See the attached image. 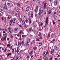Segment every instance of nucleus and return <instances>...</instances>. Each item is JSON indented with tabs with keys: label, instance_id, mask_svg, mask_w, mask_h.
<instances>
[{
	"label": "nucleus",
	"instance_id": "1",
	"mask_svg": "<svg viewBox=\"0 0 60 60\" xmlns=\"http://www.w3.org/2000/svg\"><path fill=\"white\" fill-rule=\"evenodd\" d=\"M49 5H48V4L47 3H45L44 4V6L43 7L44 9H46V8H47V9L48 10L49 8Z\"/></svg>",
	"mask_w": 60,
	"mask_h": 60
},
{
	"label": "nucleus",
	"instance_id": "2",
	"mask_svg": "<svg viewBox=\"0 0 60 60\" xmlns=\"http://www.w3.org/2000/svg\"><path fill=\"white\" fill-rule=\"evenodd\" d=\"M30 10V6H27L26 7V12H28Z\"/></svg>",
	"mask_w": 60,
	"mask_h": 60
},
{
	"label": "nucleus",
	"instance_id": "3",
	"mask_svg": "<svg viewBox=\"0 0 60 60\" xmlns=\"http://www.w3.org/2000/svg\"><path fill=\"white\" fill-rule=\"evenodd\" d=\"M54 50L53 49H52L50 51V54L51 55H54Z\"/></svg>",
	"mask_w": 60,
	"mask_h": 60
},
{
	"label": "nucleus",
	"instance_id": "4",
	"mask_svg": "<svg viewBox=\"0 0 60 60\" xmlns=\"http://www.w3.org/2000/svg\"><path fill=\"white\" fill-rule=\"evenodd\" d=\"M59 2L58 1L55 0L54 1V5H57L58 4Z\"/></svg>",
	"mask_w": 60,
	"mask_h": 60
},
{
	"label": "nucleus",
	"instance_id": "5",
	"mask_svg": "<svg viewBox=\"0 0 60 60\" xmlns=\"http://www.w3.org/2000/svg\"><path fill=\"white\" fill-rule=\"evenodd\" d=\"M54 48L56 50L58 51L59 50V48L57 47V46L55 45L54 47Z\"/></svg>",
	"mask_w": 60,
	"mask_h": 60
},
{
	"label": "nucleus",
	"instance_id": "6",
	"mask_svg": "<svg viewBox=\"0 0 60 60\" xmlns=\"http://www.w3.org/2000/svg\"><path fill=\"white\" fill-rule=\"evenodd\" d=\"M6 37H7V36H6L3 38H2V40H3L4 41H5L6 40Z\"/></svg>",
	"mask_w": 60,
	"mask_h": 60
},
{
	"label": "nucleus",
	"instance_id": "7",
	"mask_svg": "<svg viewBox=\"0 0 60 60\" xmlns=\"http://www.w3.org/2000/svg\"><path fill=\"white\" fill-rule=\"evenodd\" d=\"M48 18L47 17V18H46V20L45 21V22L46 23V24H48Z\"/></svg>",
	"mask_w": 60,
	"mask_h": 60
},
{
	"label": "nucleus",
	"instance_id": "8",
	"mask_svg": "<svg viewBox=\"0 0 60 60\" xmlns=\"http://www.w3.org/2000/svg\"><path fill=\"white\" fill-rule=\"evenodd\" d=\"M30 42V41H26V46H28L29 45V43Z\"/></svg>",
	"mask_w": 60,
	"mask_h": 60
},
{
	"label": "nucleus",
	"instance_id": "9",
	"mask_svg": "<svg viewBox=\"0 0 60 60\" xmlns=\"http://www.w3.org/2000/svg\"><path fill=\"white\" fill-rule=\"evenodd\" d=\"M30 32H31L32 31V27H30L29 28V30Z\"/></svg>",
	"mask_w": 60,
	"mask_h": 60
},
{
	"label": "nucleus",
	"instance_id": "10",
	"mask_svg": "<svg viewBox=\"0 0 60 60\" xmlns=\"http://www.w3.org/2000/svg\"><path fill=\"white\" fill-rule=\"evenodd\" d=\"M33 53H34L33 51H30V52H29V55H32V54H33Z\"/></svg>",
	"mask_w": 60,
	"mask_h": 60
},
{
	"label": "nucleus",
	"instance_id": "11",
	"mask_svg": "<svg viewBox=\"0 0 60 60\" xmlns=\"http://www.w3.org/2000/svg\"><path fill=\"white\" fill-rule=\"evenodd\" d=\"M35 41L33 40L31 43L30 44L31 45H32L33 44H34V43H35Z\"/></svg>",
	"mask_w": 60,
	"mask_h": 60
},
{
	"label": "nucleus",
	"instance_id": "12",
	"mask_svg": "<svg viewBox=\"0 0 60 60\" xmlns=\"http://www.w3.org/2000/svg\"><path fill=\"white\" fill-rule=\"evenodd\" d=\"M25 24H26V23H25V21H24V20H23L22 22V26Z\"/></svg>",
	"mask_w": 60,
	"mask_h": 60
},
{
	"label": "nucleus",
	"instance_id": "13",
	"mask_svg": "<svg viewBox=\"0 0 60 60\" xmlns=\"http://www.w3.org/2000/svg\"><path fill=\"white\" fill-rule=\"evenodd\" d=\"M24 27V28H27V25H26V24H24V25H22Z\"/></svg>",
	"mask_w": 60,
	"mask_h": 60
},
{
	"label": "nucleus",
	"instance_id": "14",
	"mask_svg": "<svg viewBox=\"0 0 60 60\" xmlns=\"http://www.w3.org/2000/svg\"><path fill=\"white\" fill-rule=\"evenodd\" d=\"M33 49H34L35 50H36L37 49V48L36 46H34L33 48Z\"/></svg>",
	"mask_w": 60,
	"mask_h": 60
},
{
	"label": "nucleus",
	"instance_id": "15",
	"mask_svg": "<svg viewBox=\"0 0 60 60\" xmlns=\"http://www.w3.org/2000/svg\"><path fill=\"white\" fill-rule=\"evenodd\" d=\"M55 38H54L52 40V41H51V42L52 43H54V42H55Z\"/></svg>",
	"mask_w": 60,
	"mask_h": 60
},
{
	"label": "nucleus",
	"instance_id": "16",
	"mask_svg": "<svg viewBox=\"0 0 60 60\" xmlns=\"http://www.w3.org/2000/svg\"><path fill=\"white\" fill-rule=\"evenodd\" d=\"M30 39H31V38L30 37H28L27 38V41H30Z\"/></svg>",
	"mask_w": 60,
	"mask_h": 60
},
{
	"label": "nucleus",
	"instance_id": "17",
	"mask_svg": "<svg viewBox=\"0 0 60 60\" xmlns=\"http://www.w3.org/2000/svg\"><path fill=\"white\" fill-rule=\"evenodd\" d=\"M9 30L10 31V34H12V32H11V28H9Z\"/></svg>",
	"mask_w": 60,
	"mask_h": 60
},
{
	"label": "nucleus",
	"instance_id": "18",
	"mask_svg": "<svg viewBox=\"0 0 60 60\" xmlns=\"http://www.w3.org/2000/svg\"><path fill=\"white\" fill-rule=\"evenodd\" d=\"M51 13V10H49L48 12V14H50Z\"/></svg>",
	"mask_w": 60,
	"mask_h": 60
},
{
	"label": "nucleus",
	"instance_id": "19",
	"mask_svg": "<svg viewBox=\"0 0 60 60\" xmlns=\"http://www.w3.org/2000/svg\"><path fill=\"white\" fill-rule=\"evenodd\" d=\"M40 9L41 10H42V11H43V8L42 6H41L40 7Z\"/></svg>",
	"mask_w": 60,
	"mask_h": 60
},
{
	"label": "nucleus",
	"instance_id": "20",
	"mask_svg": "<svg viewBox=\"0 0 60 60\" xmlns=\"http://www.w3.org/2000/svg\"><path fill=\"white\" fill-rule=\"evenodd\" d=\"M53 13H54V15H56V16L57 15V13H56V12L55 11H54L53 12Z\"/></svg>",
	"mask_w": 60,
	"mask_h": 60
},
{
	"label": "nucleus",
	"instance_id": "21",
	"mask_svg": "<svg viewBox=\"0 0 60 60\" xmlns=\"http://www.w3.org/2000/svg\"><path fill=\"white\" fill-rule=\"evenodd\" d=\"M34 11L35 12L37 13V12L38 11V9H35L34 10Z\"/></svg>",
	"mask_w": 60,
	"mask_h": 60
},
{
	"label": "nucleus",
	"instance_id": "22",
	"mask_svg": "<svg viewBox=\"0 0 60 60\" xmlns=\"http://www.w3.org/2000/svg\"><path fill=\"white\" fill-rule=\"evenodd\" d=\"M4 9L5 10H7V7L6 5H5L4 7Z\"/></svg>",
	"mask_w": 60,
	"mask_h": 60
},
{
	"label": "nucleus",
	"instance_id": "23",
	"mask_svg": "<svg viewBox=\"0 0 60 60\" xmlns=\"http://www.w3.org/2000/svg\"><path fill=\"white\" fill-rule=\"evenodd\" d=\"M42 43L41 42H40L39 44V46H41V45H42Z\"/></svg>",
	"mask_w": 60,
	"mask_h": 60
},
{
	"label": "nucleus",
	"instance_id": "24",
	"mask_svg": "<svg viewBox=\"0 0 60 60\" xmlns=\"http://www.w3.org/2000/svg\"><path fill=\"white\" fill-rule=\"evenodd\" d=\"M48 37H50V33H49L48 35Z\"/></svg>",
	"mask_w": 60,
	"mask_h": 60
},
{
	"label": "nucleus",
	"instance_id": "25",
	"mask_svg": "<svg viewBox=\"0 0 60 60\" xmlns=\"http://www.w3.org/2000/svg\"><path fill=\"white\" fill-rule=\"evenodd\" d=\"M16 59H15V60H17L19 58V57H18L17 56H16Z\"/></svg>",
	"mask_w": 60,
	"mask_h": 60
},
{
	"label": "nucleus",
	"instance_id": "26",
	"mask_svg": "<svg viewBox=\"0 0 60 60\" xmlns=\"http://www.w3.org/2000/svg\"><path fill=\"white\" fill-rule=\"evenodd\" d=\"M29 20V23L30 24L31 23V19L30 18L29 19H28Z\"/></svg>",
	"mask_w": 60,
	"mask_h": 60
},
{
	"label": "nucleus",
	"instance_id": "27",
	"mask_svg": "<svg viewBox=\"0 0 60 60\" xmlns=\"http://www.w3.org/2000/svg\"><path fill=\"white\" fill-rule=\"evenodd\" d=\"M52 23L53 24V25L54 26H55V21L52 19Z\"/></svg>",
	"mask_w": 60,
	"mask_h": 60
},
{
	"label": "nucleus",
	"instance_id": "28",
	"mask_svg": "<svg viewBox=\"0 0 60 60\" xmlns=\"http://www.w3.org/2000/svg\"><path fill=\"white\" fill-rule=\"evenodd\" d=\"M39 12H40L41 13H42V10L40 9Z\"/></svg>",
	"mask_w": 60,
	"mask_h": 60
},
{
	"label": "nucleus",
	"instance_id": "29",
	"mask_svg": "<svg viewBox=\"0 0 60 60\" xmlns=\"http://www.w3.org/2000/svg\"><path fill=\"white\" fill-rule=\"evenodd\" d=\"M25 22L27 23H28V20H27V19H26L25 20Z\"/></svg>",
	"mask_w": 60,
	"mask_h": 60
},
{
	"label": "nucleus",
	"instance_id": "30",
	"mask_svg": "<svg viewBox=\"0 0 60 60\" xmlns=\"http://www.w3.org/2000/svg\"><path fill=\"white\" fill-rule=\"evenodd\" d=\"M16 12H17V13H18L19 12V11L18 9H16Z\"/></svg>",
	"mask_w": 60,
	"mask_h": 60
},
{
	"label": "nucleus",
	"instance_id": "31",
	"mask_svg": "<svg viewBox=\"0 0 60 60\" xmlns=\"http://www.w3.org/2000/svg\"><path fill=\"white\" fill-rule=\"evenodd\" d=\"M27 29H26V31H27V32H29V30H28V27H27Z\"/></svg>",
	"mask_w": 60,
	"mask_h": 60
},
{
	"label": "nucleus",
	"instance_id": "32",
	"mask_svg": "<svg viewBox=\"0 0 60 60\" xmlns=\"http://www.w3.org/2000/svg\"><path fill=\"white\" fill-rule=\"evenodd\" d=\"M34 15H33V13H32L31 14V18H33V16Z\"/></svg>",
	"mask_w": 60,
	"mask_h": 60
},
{
	"label": "nucleus",
	"instance_id": "33",
	"mask_svg": "<svg viewBox=\"0 0 60 60\" xmlns=\"http://www.w3.org/2000/svg\"><path fill=\"white\" fill-rule=\"evenodd\" d=\"M35 15L36 18V17H38V15L36 14L35 13Z\"/></svg>",
	"mask_w": 60,
	"mask_h": 60
},
{
	"label": "nucleus",
	"instance_id": "34",
	"mask_svg": "<svg viewBox=\"0 0 60 60\" xmlns=\"http://www.w3.org/2000/svg\"><path fill=\"white\" fill-rule=\"evenodd\" d=\"M7 4L8 6H10L11 5V4L9 3L8 2Z\"/></svg>",
	"mask_w": 60,
	"mask_h": 60
},
{
	"label": "nucleus",
	"instance_id": "35",
	"mask_svg": "<svg viewBox=\"0 0 60 60\" xmlns=\"http://www.w3.org/2000/svg\"><path fill=\"white\" fill-rule=\"evenodd\" d=\"M14 21H15V22H16V21H17V18H14Z\"/></svg>",
	"mask_w": 60,
	"mask_h": 60
},
{
	"label": "nucleus",
	"instance_id": "36",
	"mask_svg": "<svg viewBox=\"0 0 60 60\" xmlns=\"http://www.w3.org/2000/svg\"><path fill=\"white\" fill-rule=\"evenodd\" d=\"M38 37L37 36H36L35 37V39H37V38H38Z\"/></svg>",
	"mask_w": 60,
	"mask_h": 60
},
{
	"label": "nucleus",
	"instance_id": "37",
	"mask_svg": "<svg viewBox=\"0 0 60 60\" xmlns=\"http://www.w3.org/2000/svg\"><path fill=\"white\" fill-rule=\"evenodd\" d=\"M39 15H41L42 14V13H41L40 12H39L38 13Z\"/></svg>",
	"mask_w": 60,
	"mask_h": 60
},
{
	"label": "nucleus",
	"instance_id": "38",
	"mask_svg": "<svg viewBox=\"0 0 60 60\" xmlns=\"http://www.w3.org/2000/svg\"><path fill=\"white\" fill-rule=\"evenodd\" d=\"M19 49L17 48L16 50V52L17 53H18L19 52Z\"/></svg>",
	"mask_w": 60,
	"mask_h": 60
},
{
	"label": "nucleus",
	"instance_id": "39",
	"mask_svg": "<svg viewBox=\"0 0 60 60\" xmlns=\"http://www.w3.org/2000/svg\"><path fill=\"white\" fill-rule=\"evenodd\" d=\"M13 20H12V19H11L10 20V22H11V23H12V22H13Z\"/></svg>",
	"mask_w": 60,
	"mask_h": 60
},
{
	"label": "nucleus",
	"instance_id": "40",
	"mask_svg": "<svg viewBox=\"0 0 60 60\" xmlns=\"http://www.w3.org/2000/svg\"><path fill=\"white\" fill-rule=\"evenodd\" d=\"M38 5H40V1H38Z\"/></svg>",
	"mask_w": 60,
	"mask_h": 60
},
{
	"label": "nucleus",
	"instance_id": "41",
	"mask_svg": "<svg viewBox=\"0 0 60 60\" xmlns=\"http://www.w3.org/2000/svg\"><path fill=\"white\" fill-rule=\"evenodd\" d=\"M6 50H7V49L6 48H5V50L4 51V52H6Z\"/></svg>",
	"mask_w": 60,
	"mask_h": 60
},
{
	"label": "nucleus",
	"instance_id": "42",
	"mask_svg": "<svg viewBox=\"0 0 60 60\" xmlns=\"http://www.w3.org/2000/svg\"><path fill=\"white\" fill-rule=\"evenodd\" d=\"M7 47H10V45L8 44L7 45Z\"/></svg>",
	"mask_w": 60,
	"mask_h": 60
},
{
	"label": "nucleus",
	"instance_id": "43",
	"mask_svg": "<svg viewBox=\"0 0 60 60\" xmlns=\"http://www.w3.org/2000/svg\"><path fill=\"white\" fill-rule=\"evenodd\" d=\"M15 46H16L17 45V42H16L15 43Z\"/></svg>",
	"mask_w": 60,
	"mask_h": 60
},
{
	"label": "nucleus",
	"instance_id": "44",
	"mask_svg": "<svg viewBox=\"0 0 60 60\" xmlns=\"http://www.w3.org/2000/svg\"><path fill=\"white\" fill-rule=\"evenodd\" d=\"M12 23L11 22H10L9 23V25H11V24Z\"/></svg>",
	"mask_w": 60,
	"mask_h": 60
},
{
	"label": "nucleus",
	"instance_id": "45",
	"mask_svg": "<svg viewBox=\"0 0 60 60\" xmlns=\"http://www.w3.org/2000/svg\"><path fill=\"white\" fill-rule=\"evenodd\" d=\"M3 11V9H0V12Z\"/></svg>",
	"mask_w": 60,
	"mask_h": 60
},
{
	"label": "nucleus",
	"instance_id": "46",
	"mask_svg": "<svg viewBox=\"0 0 60 60\" xmlns=\"http://www.w3.org/2000/svg\"><path fill=\"white\" fill-rule=\"evenodd\" d=\"M58 22L59 24H60V21L59 20L58 21Z\"/></svg>",
	"mask_w": 60,
	"mask_h": 60
},
{
	"label": "nucleus",
	"instance_id": "47",
	"mask_svg": "<svg viewBox=\"0 0 60 60\" xmlns=\"http://www.w3.org/2000/svg\"><path fill=\"white\" fill-rule=\"evenodd\" d=\"M29 57V55H28L27 56L26 58H27V59Z\"/></svg>",
	"mask_w": 60,
	"mask_h": 60
},
{
	"label": "nucleus",
	"instance_id": "48",
	"mask_svg": "<svg viewBox=\"0 0 60 60\" xmlns=\"http://www.w3.org/2000/svg\"><path fill=\"white\" fill-rule=\"evenodd\" d=\"M17 6H20V4L19 3V4H17Z\"/></svg>",
	"mask_w": 60,
	"mask_h": 60
},
{
	"label": "nucleus",
	"instance_id": "49",
	"mask_svg": "<svg viewBox=\"0 0 60 60\" xmlns=\"http://www.w3.org/2000/svg\"><path fill=\"white\" fill-rule=\"evenodd\" d=\"M39 41V39H37V40H36V41Z\"/></svg>",
	"mask_w": 60,
	"mask_h": 60
},
{
	"label": "nucleus",
	"instance_id": "50",
	"mask_svg": "<svg viewBox=\"0 0 60 60\" xmlns=\"http://www.w3.org/2000/svg\"><path fill=\"white\" fill-rule=\"evenodd\" d=\"M52 60V57H51L50 58V59H49V60Z\"/></svg>",
	"mask_w": 60,
	"mask_h": 60
},
{
	"label": "nucleus",
	"instance_id": "51",
	"mask_svg": "<svg viewBox=\"0 0 60 60\" xmlns=\"http://www.w3.org/2000/svg\"><path fill=\"white\" fill-rule=\"evenodd\" d=\"M40 19H41V18H42V16H41L40 17Z\"/></svg>",
	"mask_w": 60,
	"mask_h": 60
},
{
	"label": "nucleus",
	"instance_id": "52",
	"mask_svg": "<svg viewBox=\"0 0 60 60\" xmlns=\"http://www.w3.org/2000/svg\"><path fill=\"white\" fill-rule=\"evenodd\" d=\"M39 34L40 35H41V32H40Z\"/></svg>",
	"mask_w": 60,
	"mask_h": 60
},
{
	"label": "nucleus",
	"instance_id": "53",
	"mask_svg": "<svg viewBox=\"0 0 60 60\" xmlns=\"http://www.w3.org/2000/svg\"><path fill=\"white\" fill-rule=\"evenodd\" d=\"M44 59H45L46 60H48V58L47 57H45V58Z\"/></svg>",
	"mask_w": 60,
	"mask_h": 60
},
{
	"label": "nucleus",
	"instance_id": "54",
	"mask_svg": "<svg viewBox=\"0 0 60 60\" xmlns=\"http://www.w3.org/2000/svg\"><path fill=\"white\" fill-rule=\"evenodd\" d=\"M43 38H42V37H40L39 38V39H42Z\"/></svg>",
	"mask_w": 60,
	"mask_h": 60
},
{
	"label": "nucleus",
	"instance_id": "55",
	"mask_svg": "<svg viewBox=\"0 0 60 60\" xmlns=\"http://www.w3.org/2000/svg\"><path fill=\"white\" fill-rule=\"evenodd\" d=\"M34 27H36V26H37V25H36L35 24V25H34Z\"/></svg>",
	"mask_w": 60,
	"mask_h": 60
},
{
	"label": "nucleus",
	"instance_id": "56",
	"mask_svg": "<svg viewBox=\"0 0 60 60\" xmlns=\"http://www.w3.org/2000/svg\"><path fill=\"white\" fill-rule=\"evenodd\" d=\"M22 37H25V35H22Z\"/></svg>",
	"mask_w": 60,
	"mask_h": 60
},
{
	"label": "nucleus",
	"instance_id": "57",
	"mask_svg": "<svg viewBox=\"0 0 60 60\" xmlns=\"http://www.w3.org/2000/svg\"><path fill=\"white\" fill-rule=\"evenodd\" d=\"M58 8L59 9H60V5H59V6H58Z\"/></svg>",
	"mask_w": 60,
	"mask_h": 60
},
{
	"label": "nucleus",
	"instance_id": "58",
	"mask_svg": "<svg viewBox=\"0 0 60 60\" xmlns=\"http://www.w3.org/2000/svg\"><path fill=\"white\" fill-rule=\"evenodd\" d=\"M33 57V55L31 56V59H32Z\"/></svg>",
	"mask_w": 60,
	"mask_h": 60
},
{
	"label": "nucleus",
	"instance_id": "59",
	"mask_svg": "<svg viewBox=\"0 0 60 60\" xmlns=\"http://www.w3.org/2000/svg\"><path fill=\"white\" fill-rule=\"evenodd\" d=\"M19 42H18V46H19Z\"/></svg>",
	"mask_w": 60,
	"mask_h": 60
},
{
	"label": "nucleus",
	"instance_id": "60",
	"mask_svg": "<svg viewBox=\"0 0 60 60\" xmlns=\"http://www.w3.org/2000/svg\"><path fill=\"white\" fill-rule=\"evenodd\" d=\"M11 47H10V49H12V46H11Z\"/></svg>",
	"mask_w": 60,
	"mask_h": 60
},
{
	"label": "nucleus",
	"instance_id": "61",
	"mask_svg": "<svg viewBox=\"0 0 60 60\" xmlns=\"http://www.w3.org/2000/svg\"><path fill=\"white\" fill-rule=\"evenodd\" d=\"M45 52H44L43 53V56H44V55H45Z\"/></svg>",
	"mask_w": 60,
	"mask_h": 60
},
{
	"label": "nucleus",
	"instance_id": "62",
	"mask_svg": "<svg viewBox=\"0 0 60 60\" xmlns=\"http://www.w3.org/2000/svg\"><path fill=\"white\" fill-rule=\"evenodd\" d=\"M36 8V9H38V6H37Z\"/></svg>",
	"mask_w": 60,
	"mask_h": 60
},
{
	"label": "nucleus",
	"instance_id": "63",
	"mask_svg": "<svg viewBox=\"0 0 60 60\" xmlns=\"http://www.w3.org/2000/svg\"><path fill=\"white\" fill-rule=\"evenodd\" d=\"M32 1L33 2H34L35 1V0H32Z\"/></svg>",
	"mask_w": 60,
	"mask_h": 60
},
{
	"label": "nucleus",
	"instance_id": "64",
	"mask_svg": "<svg viewBox=\"0 0 60 60\" xmlns=\"http://www.w3.org/2000/svg\"><path fill=\"white\" fill-rule=\"evenodd\" d=\"M0 16L1 17H2V14L1 13H0Z\"/></svg>",
	"mask_w": 60,
	"mask_h": 60
}]
</instances>
